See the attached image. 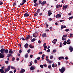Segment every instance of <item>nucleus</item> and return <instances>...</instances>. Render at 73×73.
Segmentation results:
<instances>
[{
  "instance_id": "nucleus-61",
  "label": "nucleus",
  "mask_w": 73,
  "mask_h": 73,
  "mask_svg": "<svg viewBox=\"0 0 73 73\" xmlns=\"http://www.w3.org/2000/svg\"><path fill=\"white\" fill-rule=\"evenodd\" d=\"M54 64H53L52 65V67L54 68Z\"/></svg>"
},
{
  "instance_id": "nucleus-32",
  "label": "nucleus",
  "mask_w": 73,
  "mask_h": 73,
  "mask_svg": "<svg viewBox=\"0 0 73 73\" xmlns=\"http://www.w3.org/2000/svg\"><path fill=\"white\" fill-rule=\"evenodd\" d=\"M38 5V3H35L34 4V6L35 7H36V6H37Z\"/></svg>"
},
{
  "instance_id": "nucleus-7",
  "label": "nucleus",
  "mask_w": 73,
  "mask_h": 73,
  "mask_svg": "<svg viewBox=\"0 0 73 73\" xmlns=\"http://www.w3.org/2000/svg\"><path fill=\"white\" fill-rule=\"evenodd\" d=\"M55 17L56 18H59V17H61V15L60 14H57V15Z\"/></svg>"
},
{
  "instance_id": "nucleus-48",
  "label": "nucleus",
  "mask_w": 73,
  "mask_h": 73,
  "mask_svg": "<svg viewBox=\"0 0 73 73\" xmlns=\"http://www.w3.org/2000/svg\"><path fill=\"white\" fill-rule=\"evenodd\" d=\"M36 59H37V60H40V57H38V58H36Z\"/></svg>"
},
{
  "instance_id": "nucleus-26",
  "label": "nucleus",
  "mask_w": 73,
  "mask_h": 73,
  "mask_svg": "<svg viewBox=\"0 0 73 73\" xmlns=\"http://www.w3.org/2000/svg\"><path fill=\"white\" fill-rule=\"evenodd\" d=\"M66 44H67L66 41L65 40V41H64V43H63V44L64 45H66Z\"/></svg>"
},
{
  "instance_id": "nucleus-43",
  "label": "nucleus",
  "mask_w": 73,
  "mask_h": 73,
  "mask_svg": "<svg viewBox=\"0 0 73 73\" xmlns=\"http://www.w3.org/2000/svg\"><path fill=\"white\" fill-rule=\"evenodd\" d=\"M15 60V58L14 57H13V58H12V60L13 61Z\"/></svg>"
},
{
  "instance_id": "nucleus-2",
  "label": "nucleus",
  "mask_w": 73,
  "mask_h": 73,
  "mask_svg": "<svg viewBox=\"0 0 73 73\" xmlns=\"http://www.w3.org/2000/svg\"><path fill=\"white\" fill-rule=\"evenodd\" d=\"M10 67L11 66H9L7 68L5 69V72H8V71H9L10 70Z\"/></svg>"
},
{
  "instance_id": "nucleus-10",
  "label": "nucleus",
  "mask_w": 73,
  "mask_h": 73,
  "mask_svg": "<svg viewBox=\"0 0 73 73\" xmlns=\"http://www.w3.org/2000/svg\"><path fill=\"white\" fill-rule=\"evenodd\" d=\"M46 1H42L41 3V4L42 5H43L44 4H46Z\"/></svg>"
},
{
  "instance_id": "nucleus-24",
  "label": "nucleus",
  "mask_w": 73,
  "mask_h": 73,
  "mask_svg": "<svg viewBox=\"0 0 73 73\" xmlns=\"http://www.w3.org/2000/svg\"><path fill=\"white\" fill-rule=\"evenodd\" d=\"M58 59L60 60H61L62 59V57H60L58 58Z\"/></svg>"
},
{
  "instance_id": "nucleus-59",
  "label": "nucleus",
  "mask_w": 73,
  "mask_h": 73,
  "mask_svg": "<svg viewBox=\"0 0 73 73\" xmlns=\"http://www.w3.org/2000/svg\"><path fill=\"white\" fill-rule=\"evenodd\" d=\"M70 37H72V36H73V34H70Z\"/></svg>"
},
{
  "instance_id": "nucleus-34",
  "label": "nucleus",
  "mask_w": 73,
  "mask_h": 73,
  "mask_svg": "<svg viewBox=\"0 0 73 73\" xmlns=\"http://www.w3.org/2000/svg\"><path fill=\"white\" fill-rule=\"evenodd\" d=\"M48 68L49 69H51L52 68L51 66V65L48 66Z\"/></svg>"
},
{
  "instance_id": "nucleus-31",
  "label": "nucleus",
  "mask_w": 73,
  "mask_h": 73,
  "mask_svg": "<svg viewBox=\"0 0 73 73\" xmlns=\"http://www.w3.org/2000/svg\"><path fill=\"white\" fill-rule=\"evenodd\" d=\"M40 9H38V10H37V12L38 13H40Z\"/></svg>"
},
{
  "instance_id": "nucleus-29",
  "label": "nucleus",
  "mask_w": 73,
  "mask_h": 73,
  "mask_svg": "<svg viewBox=\"0 0 73 73\" xmlns=\"http://www.w3.org/2000/svg\"><path fill=\"white\" fill-rule=\"evenodd\" d=\"M73 16L70 17L68 18V19L69 20H71V19H73Z\"/></svg>"
},
{
  "instance_id": "nucleus-51",
  "label": "nucleus",
  "mask_w": 73,
  "mask_h": 73,
  "mask_svg": "<svg viewBox=\"0 0 73 73\" xmlns=\"http://www.w3.org/2000/svg\"><path fill=\"white\" fill-rule=\"evenodd\" d=\"M69 31V29H67L65 30L66 32H68Z\"/></svg>"
},
{
  "instance_id": "nucleus-37",
  "label": "nucleus",
  "mask_w": 73,
  "mask_h": 73,
  "mask_svg": "<svg viewBox=\"0 0 73 73\" xmlns=\"http://www.w3.org/2000/svg\"><path fill=\"white\" fill-rule=\"evenodd\" d=\"M56 52V50H54L53 51V53H55Z\"/></svg>"
},
{
  "instance_id": "nucleus-57",
  "label": "nucleus",
  "mask_w": 73,
  "mask_h": 73,
  "mask_svg": "<svg viewBox=\"0 0 73 73\" xmlns=\"http://www.w3.org/2000/svg\"><path fill=\"white\" fill-rule=\"evenodd\" d=\"M44 48H46V49L47 48V47L46 46H43Z\"/></svg>"
},
{
  "instance_id": "nucleus-39",
  "label": "nucleus",
  "mask_w": 73,
  "mask_h": 73,
  "mask_svg": "<svg viewBox=\"0 0 73 73\" xmlns=\"http://www.w3.org/2000/svg\"><path fill=\"white\" fill-rule=\"evenodd\" d=\"M14 70H15L13 71L14 73H16V68L15 67V69H14Z\"/></svg>"
},
{
  "instance_id": "nucleus-11",
  "label": "nucleus",
  "mask_w": 73,
  "mask_h": 73,
  "mask_svg": "<svg viewBox=\"0 0 73 73\" xmlns=\"http://www.w3.org/2000/svg\"><path fill=\"white\" fill-rule=\"evenodd\" d=\"M24 46L25 48H28L29 47V44L28 43H26L25 44Z\"/></svg>"
},
{
  "instance_id": "nucleus-25",
  "label": "nucleus",
  "mask_w": 73,
  "mask_h": 73,
  "mask_svg": "<svg viewBox=\"0 0 73 73\" xmlns=\"http://www.w3.org/2000/svg\"><path fill=\"white\" fill-rule=\"evenodd\" d=\"M38 13H35L34 14L35 16H38Z\"/></svg>"
},
{
  "instance_id": "nucleus-9",
  "label": "nucleus",
  "mask_w": 73,
  "mask_h": 73,
  "mask_svg": "<svg viewBox=\"0 0 73 73\" xmlns=\"http://www.w3.org/2000/svg\"><path fill=\"white\" fill-rule=\"evenodd\" d=\"M47 35L46 33H44L43 34H42V37L43 38L46 37Z\"/></svg>"
},
{
  "instance_id": "nucleus-44",
  "label": "nucleus",
  "mask_w": 73,
  "mask_h": 73,
  "mask_svg": "<svg viewBox=\"0 0 73 73\" xmlns=\"http://www.w3.org/2000/svg\"><path fill=\"white\" fill-rule=\"evenodd\" d=\"M11 68L13 69H15V67H14L13 66H11Z\"/></svg>"
},
{
  "instance_id": "nucleus-58",
  "label": "nucleus",
  "mask_w": 73,
  "mask_h": 73,
  "mask_svg": "<svg viewBox=\"0 0 73 73\" xmlns=\"http://www.w3.org/2000/svg\"><path fill=\"white\" fill-rule=\"evenodd\" d=\"M60 62H58V65H60Z\"/></svg>"
},
{
  "instance_id": "nucleus-50",
  "label": "nucleus",
  "mask_w": 73,
  "mask_h": 73,
  "mask_svg": "<svg viewBox=\"0 0 73 73\" xmlns=\"http://www.w3.org/2000/svg\"><path fill=\"white\" fill-rule=\"evenodd\" d=\"M48 20L50 21H51L52 20V19L51 18H48Z\"/></svg>"
},
{
  "instance_id": "nucleus-53",
  "label": "nucleus",
  "mask_w": 73,
  "mask_h": 73,
  "mask_svg": "<svg viewBox=\"0 0 73 73\" xmlns=\"http://www.w3.org/2000/svg\"><path fill=\"white\" fill-rule=\"evenodd\" d=\"M52 61H50V60H48V63H52Z\"/></svg>"
},
{
  "instance_id": "nucleus-42",
  "label": "nucleus",
  "mask_w": 73,
  "mask_h": 73,
  "mask_svg": "<svg viewBox=\"0 0 73 73\" xmlns=\"http://www.w3.org/2000/svg\"><path fill=\"white\" fill-rule=\"evenodd\" d=\"M52 13H48V16H51V15H52Z\"/></svg>"
},
{
  "instance_id": "nucleus-3",
  "label": "nucleus",
  "mask_w": 73,
  "mask_h": 73,
  "mask_svg": "<svg viewBox=\"0 0 73 73\" xmlns=\"http://www.w3.org/2000/svg\"><path fill=\"white\" fill-rule=\"evenodd\" d=\"M1 53L3 54L5 53V49L2 48L0 50Z\"/></svg>"
},
{
  "instance_id": "nucleus-19",
  "label": "nucleus",
  "mask_w": 73,
  "mask_h": 73,
  "mask_svg": "<svg viewBox=\"0 0 73 73\" xmlns=\"http://www.w3.org/2000/svg\"><path fill=\"white\" fill-rule=\"evenodd\" d=\"M0 72L1 73H4V70H3V69H2L1 68L0 69Z\"/></svg>"
},
{
  "instance_id": "nucleus-4",
  "label": "nucleus",
  "mask_w": 73,
  "mask_h": 73,
  "mask_svg": "<svg viewBox=\"0 0 73 73\" xmlns=\"http://www.w3.org/2000/svg\"><path fill=\"white\" fill-rule=\"evenodd\" d=\"M69 49L70 51V52H72L73 51V48H72V46H70Z\"/></svg>"
},
{
  "instance_id": "nucleus-49",
  "label": "nucleus",
  "mask_w": 73,
  "mask_h": 73,
  "mask_svg": "<svg viewBox=\"0 0 73 73\" xmlns=\"http://www.w3.org/2000/svg\"><path fill=\"white\" fill-rule=\"evenodd\" d=\"M40 68H42L43 67V66L42 65H40Z\"/></svg>"
},
{
  "instance_id": "nucleus-56",
  "label": "nucleus",
  "mask_w": 73,
  "mask_h": 73,
  "mask_svg": "<svg viewBox=\"0 0 73 73\" xmlns=\"http://www.w3.org/2000/svg\"><path fill=\"white\" fill-rule=\"evenodd\" d=\"M30 64L29 65V66H31L32 65V64L31 62L30 63Z\"/></svg>"
},
{
  "instance_id": "nucleus-5",
  "label": "nucleus",
  "mask_w": 73,
  "mask_h": 73,
  "mask_svg": "<svg viewBox=\"0 0 73 73\" xmlns=\"http://www.w3.org/2000/svg\"><path fill=\"white\" fill-rule=\"evenodd\" d=\"M4 57V55L2 53H0V58H3Z\"/></svg>"
},
{
  "instance_id": "nucleus-36",
  "label": "nucleus",
  "mask_w": 73,
  "mask_h": 73,
  "mask_svg": "<svg viewBox=\"0 0 73 73\" xmlns=\"http://www.w3.org/2000/svg\"><path fill=\"white\" fill-rule=\"evenodd\" d=\"M22 51H21V50H19V53L20 54H21L22 53Z\"/></svg>"
},
{
  "instance_id": "nucleus-6",
  "label": "nucleus",
  "mask_w": 73,
  "mask_h": 73,
  "mask_svg": "<svg viewBox=\"0 0 73 73\" xmlns=\"http://www.w3.org/2000/svg\"><path fill=\"white\" fill-rule=\"evenodd\" d=\"M29 16V14L27 13H25L24 15V17H28V16Z\"/></svg>"
},
{
  "instance_id": "nucleus-62",
  "label": "nucleus",
  "mask_w": 73,
  "mask_h": 73,
  "mask_svg": "<svg viewBox=\"0 0 73 73\" xmlns=\"http://www.w3.org/2000/svg\"><path fill=\"white\" fill-rule=\"evenodd\" d=\"M30 51H31V50H27V52H28V53H29V52H30Z\"/></svg>"
},
{
  "instance_id": "nucleus-18",
  "label": "nucleus",
  "mask_w": 73,
  "mask_h": 73,
  "mask_svg": "<svg viewBox=\"0 0 73 73\" xmlns=\"http://www.w3.org/2000/svg\"><path fill=\"white\" fill-rule=\"evenodd\" d=\"M35 68V67L33 66H31V67L30 68V70H34Z\"/></svg>"
},
{
  "instance_id": "nucleus-35",
  "label": "nucleus",
  "mask_w": 73,
  "mask_h": 73,
  "mask_svg": "<svg viewBox=\"0 0 73 73\" xmlns=\"http://www.w3.org/2000/svg\"><path fill=\"white\" fill-rule=\"evenodd\" d=\"M60 47H62V42H60Z\"/></svg>"
},
{
  "instance_id": "nucleus-16",
  "label": "nucleus",
  "mask_w": 73,
  "mask_h": 73,
  "mask_svg": "<svg viewBox=\"0 0 73 73\" xmlns=\"http://www.w3.org/2000/svg\"><path fill=\"white\" fill-rule=\"evenodd\" d=\"M70 39H68V40L67 42V44L69 45V44H70Z\"/></svg>"
},
{
  "instance_id": "nucleus-1",
  "label": "nucleus",
  "mask_w": 73,
  "mask_h": 73,
  "mask_svg": "<svg viewBox=\"0 0 73 73\" xmlns=\"http://www.w3.org/2000/svg\"><path fill=\"white\" fill-rule=\"evenodd\" d=\"M59 70L60 71V72L62 73H63V72H64L65 71V68L64 67H62V68L61 69L60 68L59 69Z\"/></svg>"
},
{
  "instance_id": "nucleus-52",
  "label": "nucleus",
  "mask_w": 73,
  "mask_h": 73,
  "mask_svg": "<svg viewBox=\"0 0 73 73\" xmlns=\"http://www.w3.org/2000/svg\"><path fill=\"white\" fill-rule=\"evenodd\" d=\"M43 65L45 66V67H46V66H47L46 64H44Z\"/></svg>"
},
{
  "instance_id": "nucleus-13",
  "label": "nucleus",
  "mask_w": 73,
  "mask_h": 73,
  "mask_svg": "<svg viewBox=\"0 0 73 73\" xmlns=\"http://www.w3.org/2000/svg\"><path fill=\"white\" fill-rule=\"evenodd\" d=\"M54 40H56V41H57V40L56 39H55L54 40H53L52 43H53V44H56V41H54Z\"/></svg>"
},
{
  "instance_id": "nucleus-17",
  "label": "nucleus",
  "mask_w": 73,
  "mask_h": 73,
  "mask_svg": "<svg viewBox=\"0 0 73 73\" xmlns=\"http://www.w3.org/2000/svg\"><path fill=\"white\" fill-rule=\"evenodd\" d=\"M25 71V69H22L21 71L20 72V73H23V72H24Z\"/></svg>"
},
{
  "instance_id": "nucleus-20",
  "label": "nucleus",
  "mask_w": 73,
  "mask_h": 73,
  "mask_svg": "<svg viewBox=\"0 0 73 73\" xmlns=\"http://www.w3.org/2000/svg\"><path fill=\"white\" fill-rule=\"evenodd\" d=\"M61 27L62 29H63V28L64 29L66 27L65 25H64V26L63 25H62L61 26Z\"/></svg>"
},
{
  "instance_id": "nucleus-40",
  "label": "nucleus",
  "mask_w": 73,
  "mask_h": 73,
  "mask_svg": "<svg viewBox=\"0 0 73 73\" xmlns=\"http://www.w3.org/2000/svg\"><path fill=\"white\" fill-rule=\"evenodd\" d=\"M53 58V56H50V59H52Z\"/></svg>"
},
{
  "instance_id": "nucleus-21",
  "label": "nucleus",
  "mask_w": 73,
  "mask_h": 73,
  "mask_svg": "<svg viewBox=\"0 0 73 73\" xmlns=\"http://www.w3.org/2000/svg\"><path fill=\"white\" fill-rule=\"evenodd\" d=\"M33 36L34 37H37V35H36L35 33H34L33 35Z\"/></svg>"
},
{
  "instance_id": "nucleus-33",
  "label": "nucleus",
  "mask_w": 73,
  "mask_h": 73,
  "mask_svg": "<svg viewBox=\"0 0 73 73\" xmlns=\"http://www.w3.org/2000/svg\"><path fill=\"white\" fill-rule=\"evenodd\" d=\"M17 5V4L15 3H13V7H14L15 5Z\"/></svg>"
},
{
  "instance_id": "nucleus-12",
  "label": "nucleus",
  "mask_w": 73,
  "mask_h": 73,
  "mask_svg": "<svg viewBox=\"0 0 73 73\" xmlns=\"http://www.w3.org/2000/svg\"><path fill=\"white\" fill-rule=\"evenodd\" d=\"M11 50H9V54H12L14 53V52L13 51H12Z\"/></svg>"
},
{
  "instance_id": "nucleus-46",
  "label": "nucleus",
  "mask_w": 73,
  "mask_h": 73,
  "mask_svg": "<svg viewBox=\"0 0 73 73\" xmlns=\"http://www.w3.org/2000/svg\"><path fill=\"white\" fill-rule=\"evenodd\" d=\"M41 42V41L40 40H39L38 41V44H40Z\"/></svg>"
},
{
  "instance_id": "nucleus-8",
  "label": "nucleus",
  "mask_w": 73,
  "mask_h": 73,
  "mask_svg": "<svg viewBox=\"0 0 73 73\" xmlns=\"http://www.w3.org/2000/svg\"><path fill=\"white\" fill-rule=\"evenodd\" d=\"M30 36H31L30 35H28L27 36H26V37L25 38L26 40H28L29 39V38H30Z\"/></svg>"
},
{
  "instance_id": "nucleus-60",
  "label": "nucleus",
  "mask_w": 73,
  "mask_h": 73,
  "mask_svg": "<svg viewBox=\"0 0 73 73\" xmlns=\"http://www.w3.org/2000/svg\"><path fill=\"white\" fill-rule=\"evenodd\" d=\"M42 2V1H39V3L40 4Z\"/></svg>"
},
{
  "instance_id": "nucleus-22",
  "label": "nucleus",
  "mask_w": 73,
  "mask_h": 73,
  "mask_svg": "<svg viewBox=\"0 0 73 73\" xmlns=\"http://www.w3.org/2000/svg\"><path fill=\"white\" fill-rule=\"evenodd\" d=\"M35 40H36V39L35 38H34L33 39H32L31 40V41L32 42H34Z\"/></svg>"
},
{
  "instance_id": "nucleus-55",
  "label": "nucleus",
  "mask_w": 73,
  "mask_h": 73,
  "mask_svg": "<svg viewBox=\"0 0 73 73\" xmlns=\"http://www.w3.org/2000/svg\"><path fill=\"white\" fill-rule=\"evenodd\" d=\"M5 63L6 64H7L8 63V61H6L5 62Z\"/></svg>"
},
{
  "instance_id": "nucleus-38",
  "label": "nucleus",
  "mask_w": 73,
  "mask_h": 73,
  "mask_svg": "<svg viewBox=\"0 0 73 73\" xmlns=\"http://www.w3.org/2000/svg\"><path fill=\"white\" fill-rule=\"evenodd\" d=\"M68 35L67 34H66V35H63V37H67V36Z\"/></svg>"
},
{
  "instance_id": "nucleus-23",
  "label": "nucleus",
  "mask_w": 73,
  "mask_h": 73,
  "mask_svg": "<svg viewBox=\"0 0 73 73\" xmlns=\"http://www.w3.org/2000/svg\"><path fill=\"white\" fill-rule=\"evenodd\" d=\"M28 53L26 54L25 55V57L26 58H27L28 57Z\"/></svg>"
},
{
  "instance_id": "nucleus-14",
  "label": "nucleus",
  "mask_w": 73,
  "mask_h": 73,
  "mask_svg": "<svg viewBox=\"0 0 73 73\" xmlns=\"http://www.w3.org/2000/svg\"><path fill=\"white\" fill-rule=\"evenodd\" d=\"M8 52V50H7V49H6L5 50V53L7 54Z\"/></svg>"
},
{
  "instance_id": "nucleus-63",
  "label": "nucleus",
  "mask_w": 73,
  "mask_h": 73,
  "mask_svg": "<svg viewBox=\"0 0 73 73\" xmlns=\"http://www.w3.org/2000/svg\"><path fill=\"white\" fill-rule=\"evenodd\" d=\"M50 52V49H48L47 50V52Z\"/></svg>"
},
{
  "instance_id": "nucleus-28",
  "label": "nucleus",
  "mask_w": 73,
  "mask_h": 73,
  "mask_svg": "<svg viewBox=\"0 0 73 73\" xmlns=\"http://www.w3.org/2000/svg\"><path fill=\"white\" fill-rule=\"evenodd\" d=\"M34 62L35 64H36L38 62V61L37 60H36L35 59L34 61Z\"/></svg>"
},
{
  "instance_id": "nucleus-54",
  "label": "nucleus",
  "mask_w": 73,
  "mask_h": 73,
  "mask_svg": "<svg viewBox=\"0 0 73 73\" xmlns=\"http://www.w3.org/2000/svg\"><path fill=\"white\" fill-rule=\"evenodd\" d=\"M43 46H45L46 45V43H44V44H43Z\"/></svg>"
},
{
  "instance_id": "nucleus-27",
  "label": "nucleus",
  "mask_w": 73,
  "mask_h": 73,
  "mask_svg": "<svg viewBox=\"0 0 73 73\" xmlns=\"http://www.w3.org/2000/svg\"><path fill=\"white\" fill-rule=\"evenodd\" d=\"M62 40H66V39L64 38L63 37H62Z\"/></svg>"
},
{
  "instance_id": "nucleus-30",
  "label": "nucleus",
  "mask_w": 73,
  "mask_h": 73,
  "mask_svg": "<svg viewBox=\"0 0 73 73\" xmlns=\"http://www.w3.org/2000/svg\"><path fill=\"white\" fill-rule=\"evenodd\" d=\"M26 2V0H23V4H24Z\"/></svg>"
},
{
  "instance_id": "nucleus-45",
  "label": "nucleus",
  "mask_w": 73,
  "mask_h": 73,
  "mask_svg": "<svg viewBox=\"0 0 73 73\" xmlns=\"http://www.w3.org/2000/svg\"><path fill=\"white\" fill-rule=\"evenodd\" d=\"M37 0H33L34 3H35L36 2Z\"/></svg>"
},
{
  "instance_id": "nucleus-15",
  "label": "nucleus",
  "mask_w": 73,
  "mask_h": 73,
  "mask_svg": "<svg viewBox=\"0 0 73 73\" xmlns=\"http://www.w3.org/2000/svg\"><path fill=\"white\" fill-rule=\"evenodd\" d=\"M29 47H30L31 48H34V46L31 45V44H29Z\"/></svg>"
},
{
  "instance_id": "nucleus-64",
  "label": "nucleus",
  "mask_w": 73,
  "mask_h": 73,
  "mask_svg": "<svg viewBox=\"0 0 73 73\" xmlns=\"http://www.w3.org/2000/svg\"><path fill=\"white\" fill-rule=\"evenodd\" d=\"M39 54H42V52H39V53H38Z\"/></svg>"
},
{
  "instance_id": "nucleus-47",
  "label": "nucleus",
  "mask_w": 73,
  "mask_h": 73,
  "mask_svg": "<svg viewBox=\"0 0 73 73\" xmlns=\"http://www.w3.org/2000/svg\"><path fill=\"white\" fill-rule=\"evenodd\" d=\"M24 5V3H20V5L21 6H22L23 5Z\"/></svg>"
},
{
  "instance_id": "nucleus-41",
  "label": "nucleus",
  "mask_w": 73,
  "mask_h": 73,
  "mask_svg": "<svg viewBox=\"0 0 73 73\" xmlns=\"http://www.w3.org/2000/svg\"><path fill=\"white\" fill-rule=\"evenodd\" d=\"M21 39L22 40H25V39L23 37H21Z\"/></svg>"
}]
</instances>
